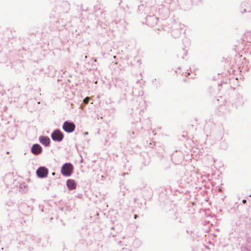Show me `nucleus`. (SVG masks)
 I'll return each instance as SVG.
<instances>
[{
	"label": "nucleus",
	"mask_w": 251,
	"mask_h": 251,
	"mask_svg": "<svg viewBox=\"0 0 251 251\" xmlns=\"http://www.w3.org/2000/svg\"><path fill=\"white\" fill-rule=\"evenodd\" d=\"M74 167L70 163L64 164L61 168V173L64 176H70L73 172Z\"/></svg>",
	"instance_id": "nucleus-1"
},
{
	"label": "nucleus",
	"mask_w": 251,
	"mask_h": 251,
	"mask_svg": "<svg viewBox=\"0 0 251 251\" xmlns=\"http://www.w3.org/2000/svg\"><path fill=\"white\" fill-rule=\"evenodd\" d=\"M75 126L73 123L68 122H64L63 125V129L67 132H72L74 131Z\"/></svg>",
	"instance_id": "nucleus-2"
},
{
	"label": "nucleus",
	"mask_w": 251,
	"mask_h": 251,
	"mask_svg": "<svg viewBox=\"0 0 251 251\" xmlns=\"http://www.w3.org/2000/svg\"><path fill=\"white\" fill-rule=\"evenodd\" d=\"M63 133L59 130H55L51 135L52 139L54 141L60 142L63 138Z\"/></svg>",
	"instance_id": "nucleus-3"
},
{
	"label": "nucleus",
	"mask_w": 251,
	"mask_h": 251,
	"mask_svg": "<svg viewBox=\"0 0 251 251\" xmlns=\"http://www.w3.org/2000/svg\"><path fill=\"white\" fill-rule=\"evenodd\" d=\"M36 173L38 176L40 177H44L47 176L48 171L44 167H41L37 170Z\"/></svg>",
	"instance_id": "nucleus-4"
},
{
	"label": "nucleus",
	"mask_w": 251,
	"mask_h": 251,
	"mask_svg": "<svg viewBox=\"0 0 251 251\" xmlns=\"http://www.w3.org/2000/svg\"><path fill=\"white\" fill-rule=\"evenodd\" d=\"M42 147L38 144H34L31 148L32 152L35 155L40 154L42 152Z\"/></svg>",
	"instance_id": "nucleus-5"
},
{
	"label": "nucleus",
	"mask_w": 251,
	"mask_h": 251,
	"mask_svg": "<svg viewBox=\"0 0 251 251\" xmlns=\"http://www.w3.org/2000/svg\"><path fill=\"white\" fill-rule=\"evenodd\" d=\"M40 142L44 145L48 146L50 143V139L46 136H42L40 137Z\"/></svg>",
	"instance_id": "nucleus-6"
},
{
	"label": "nucleus",
	"mask_w": 251,
	"mask_h": 251,
	"mask_svg": "<svg viewBox=\"0 0 251 251\" xmlns=\"http://www.w3.org/2000/svg\"><path fill=\"white\" fill-rule=\"evenodd\" d=\"M67 186L70 189H74L76 187V184L74 180L68 179L67 181Z\"/></svg>",
	"instance_id": "nucleus-7"
},
{
	"label": "nucleus",
	"mask_w": 251,
	"mask_h": 251,
	"mask_svg": "<svg viewBox=\"0 0 251 251\" xmlns=\"http://www.w3.org/2000/svg\"><path fill=\"white\" fill-rule=\"evenodd\" d=\"M89 100H90V98L87 97L84 99V100H83V102L85 104H87L88 103Z\"/></svg>",
	"instance_id": "nucleus-8"
},
{
	"label": "nucleus",
	"mask_w": 251,
	"mask_h": 251,
	"mask_svg": "<svg viewBox=\"0 0 251 251\" xmlns=\"http://www.w3.org/2000/svg\"><path fill=\"white\" fill-rule=\"evenodd\" d=\"M242 202H243V203H245L246 202V200H243L242 201Z\"/></svg>",
	"instance_id": "nucleus-9"
},
{
	"label": "nucleus",
	"mask_w": 251,
	"mask_h": 251,
	"mask_svg": "<svg viewBox=\"0 0 251 251\" xmlns=\"http://www.w3.org/2000/svg\"><path fill=\"white\" fill-rule=\"evenodd\" d=\"M137 217V215H134V218L136 219Z\"/></svg>",
	"instance_id": "nucleus-10"
}]
</instances>
